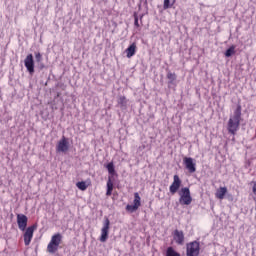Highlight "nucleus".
Segmentation results:
<instances>
[{"mask_svg": "<svg viewBox=\"0 0 256 256\" xmlns=\"http://www.w3.org/2000/svg\"><path fill=\"white\" fill-rule=\"evenodd\" d=\"M241 127V105H238L235 109L233 115L230 116L227 124V130L230 135H237Z\"/></svg>", "mask_w": 256, "mask_h": 256, "instance_id": "obj_1", "label": "nucleus"}, {"mask_svg": "<svg viewBox=\"0 0 256 256\" xmlns=\"http://www.w3.org/2000/svg\"><path fill=\"white\" fill-rule=\"evenodd\" d=\"M62 241L63 235H61V233L54 234L47 245V252L51 254L57 253V251H59V246L61 245Z\"/></svg>", "mask_w": 256, "mask_h": 256, "instance_id": "obj_2", "label": "nucleus"}, {"mask_svg": "<svg viewBox=\"0 0 256 256\" xmlns=\"http://www.w3.org/2000/svg\"><path fill=\"white\" fill-rule=\"evenodd\" d=\"M179 196L180 205H191V203H193V197H191V190L189 187L181 188Z\"/></svg>", "mask_w": 256, "mask_h": 256, "instance_id": "obj_3", "label": "nucleus"}, {"mask_svg": "<svg viewBox=\"0 0 256 256\" xmlns=\"http://www.w3.org/2000/svg\"><path fill=\"white\" fill-rule=\"evenodd\" d=\"M201 244L195 240L186 244V256H199Z\"/></svg>", "mask_w": 256, "mask_h": 256, "instance_id": "obj_4", "label": "nucleus"}, {"mask_svg": "<svg viewBox=\"0 0 256 256\" xmlns=\"http://www.w3.org/2000/svg\"><path fill=\"white\" fill-rule=\"evenodd\" d=\"M37 229V224H33L32 226H29L24 231V244L27 246L31 245V241H33V234L35 233V230Z\"/></svg>", "mask_w": 256, "mask_h": 256, "instance_id": "obj_5", "label": "nucleus"}, {"mask_svg": "<svg viewBox=\"0 0 256 256\" xmlns=\"http://www.w3.org/2000/svg\"><path fill=\"white\" fill-rule=\"evenodd\" d=\"M110 227H111V221H109V218H105L103 227L101 229V236H100L101 243H105L107 239H109Z\"/></svg>", "mask_w": 256, "mask_h": 256, "instance_id": "obj_6", "label": "nucleus"}, {"mask_svg": "<svg viewBox=\"0 0 256 256\" xmlns=\"http://www.w3.org/2000/svg\"><path fill=\"white\" fill-rule=\"evenodd\" d=\"M24 65L30 75L35 73V60H33V54H29L26 56L24 60Z\"/></svg>", "mask_w": 256, "mask_h": 256, "instance_id": "obj_7", "label": "nucleus"}, {"mask_svg": "<svg viewBox=\"0 0 256 256\" xmlns=\"http://www.w3.org/2000/svg\"><path fill=\"white\" fill-rule=\"evenodd\" d=\"M183 164L185 166V169H187L188 173H195V171H197V164H195L193 158L184 157Z\"/></svg>", "mask_w": 256, "mask_h": 256, "instance_id": "obj_8", "label": "nucleus"}, {"mask_svg": "<svg viewBox=\"0 0 256 256\" xmlns=\"http://www.w3.org/2000/svg\"><path fill=\"white\" fill-rule=\"evenodd\" d=\"M181 178L179 177V175H174L173 176V182L169 187V191L171 193V195H175V193H177V191H179V189H181Z\"/></svg>", "mask_w": 256, "mask_h": 256, "instance_id": "obj_9", "label": "nucleus"}, {"mask_svg": "<svg viewBox=\"0 0 256 256\" xmlns=\"http://www.w3.org/2000/svg\"><path fill=\"white\" fill-rule=\"evenodd\" d=\"M56 151L57 153H67L69 151V140H67L65 136H63L62 139L58 141Z\"/></svg>", "mask_w": 256, "mask_h": 256, "instance_id": "obj_10", "label": "nucleus"}, {"mask_svg": "<svg viewBox=\"0 0 256 256\" xmlns=\"http://www.w3.org/2000/svg\"><path fill=\"white\" fill-rule=\"evenodd\" d=\"M172 237L176 245L185 244V233H183V230H174V232L172 233Z\"/></svg>", "mask_w": 256, "mask_h": 256, "instance_id": "obj_11", "label": "nucleus"}, {"mask_svg": "<svg viewBox=\"0 0 256 256\" xmlns=\"http://www.w3.org/2000/svg\"><path fill=\"white\" fill-rule=\"evenodd\" d=\"M29 218L25 214H17V225L20 231H25L27 229V223Z\"/></svg>", "mask_w": 256, "mask_h": 256, "instance_id": "obj_12", "label": "nucleus"}, {"mask_svg": "<svg viewBox=\"0 0 256 256\" xmlns=\"http://www.w3.org/2000/svg\"><path fill=\"white\" fill-rule=\"evenodd\" d=\"M227 195V187H219L216 190L215 197L216 199H219L220 201H223L225 199V196Z\"/></svg>", "mask_w": 256, "mask_h": 256, "instance_id": "obj_13", "label": "nucleus"}, {"mask_svg": "<svg viewBox=\"0 0 256 256\" xmlns=\"http://www.w3.org/2000/svg\"><path fill=\"white\" fill-rule=\"evenodd\" d=\"M135 53H137V44L136 43H132L126 49V57H128V59H131V57H133V55H135Z\"/></svg>", "mask_w": 256, "mask_h": 256, "instance_id": "obj_14", "label": "nucleus"}, {"mask_svg": "<svg viewBox=\"0 0 256 256\" xmlns=\"http://www.w3.org/2000/svg\"><path fill=\"white\" fill-rule=\"evenodd\" d=\"M112 194H113V181L111 180V178H109L107 181L106 196L111 197Z\"/></svg>", "mask_w": 256, "mask_h": 256, "instance_id": "obj_15", "label": "nucleus"}, {"mask_svg": "<svg viewBox=\"0 0 256 256\" xmlns=\"http://www.w3.org/2000/svg\"><path fill=\"white\" fill-rule=\"evenodd\" d=\"M165 256H181V254L179 253V252H177L176 250H175V248H173V247H168L167 249H166V254H165Z\"/></svg>", "mask_w": 256, "mask_h": 256, "instance_id": "obj_16", "label": "nucleus"}, {"mask_svg": "<svg viewBox=\"0 0 256 256\" xmlns=\"http://www.w3.org/2000/svg\"><path fill=\"white\" fill-rule=\"evenodd\" d=\"M133 205L138 209L141 207V196L137 192L134 193Z\"/></svg>", "mask_w": 256, "mask_h": 256, "instance_id": "obj_17", "label": "nucleus"}, {"mask_svg": "<svg viewBox=\"0 0 256 256\" xmlns=\"http://www.w3.org/2000/svg\"><path fill=\"white\" fill-rule=\"evenodd\" d=\"M118 105H119L121 108L127 107V97H125V96H120V97L118 98Z\"/></svg>", "mask_w": 256, "mask_h": 256, "instance_id": "obj_18", "label": "nucleus"}, {"mask_svg": "<svg viewBox=\"0 0 256 256\" xmlns=\"http://www.w3.org/2000/svg\"><path fill=\"white\" fill-rule=\"evenodd\" d=\"M106 169L109 173V175H115V165L113 164V162H110L106 165Z\"/></svg>", "mask_w": 256, "mask_h": 256, "instance_id": "obj_19", "label": "nucleus"}, {"mask_svg": "<svg viewBox=\"0 0 256 256\" xmlns=\"http://www.w3.org/2000/svg\"><path fill=\"white\" fill-rule=\"evenodd\" d=\"M175 1L173 0L171 3V0H164L163 9H171L175 5Z\"/></svg>", "mask_w": 256, "mask_h": 256, "instance_id": "obj_20", "label": "nucleus"}, {"mask_svg": "<svg viewBox=\"0 0 256 256\" xmlns=\"http://www.w3.org/2000/svg\"><path fill=\"white\" fill-rule=\"evenodd\" d=\"M232 55H235V45L230 46L225 52V57H231Z\"/></svg>", "mask_w": 256, "mask_h": 256, "instance_id": "obj_21", "label": "nucleus"}, {"mask_svg": "<svg viewBox=\"0 0 256 256\" xmlns=\"http://www.w3.org/2000/svg\"><path fill=\"white\" fill-rule=\"evenodd\" d=\"M76 186L78 189H80V191H87V183H85V181L76 183Z\"/></svg>", "mask_w": 256, "mask_h": 256, "instance_id": "obj_22", "label": "nucleus"}, {"mask_svg": "<svg viewBox=\"0 0 256 256\" xmlns=\"http://www.w3.org/2000/svg\"><path fill=\"white\" fill-rule=\"evenodd\" d=\"M167 79H169L170 83H173L177 79V74L168 72L167 73Z\"/></svg>", "mask_w": 256, "mask_h": 256, "instance_id": "obj_23", "label": "nucleus"}, {"mask_svg": "<svg viewBox=\"0 0 256 256\" xmlns=\"http://www.w3.org/2000/svg\"><path fill=\"white\" fill-rule=\"evenodd\" d=\"M137 209H139L137 206H135L134 204H128L126 206V211H129V213H135V211H137Z\"/></svg>", "mask_w": 256, "mask_h": 256, "instance_id": "obj_24", "label": "nucleus"}, {"mask_svg": "<svg viewBox=\"0 0 256 256\" xmlns=\"http://www.w3.org/2000/svg\"><path fill=\"white\" fill-rule=\"evenodd\" d=\"M35 59H36V61H37L38 63H41V60L43 59L41 53L37 52V53L35 54Z\"/></svg>", "mask_w": 256, "mask_h": 256, "instance_id": "obj_25", "label": "nucleus"}, {"mask_svg": "<svg viewBox=\"0 0 256 256\" xmlns=\"http://www.w3.org/2000/svg\"><path fill=\"white\" fill-rule=\"evenodd\" d=\"M134 25L135 27H139V17H137V14L134 15Z\"/></svg>", "mask_w": 256, "mask_h": 256, "instance_id": "obj_26", "label": "nucleus"}, {"mask_svg": "<svg viewBox=\"0 0 256 256\" xmlns=\"http://www.w3.org/2000/svg\"><path fill=\"white\" fill-rule=\"evenodd\" d=\"M252 192L254 193V195H256V181L253 184Z\"/></svg>", "mask_w": 256, "mask_h": 256, "instance_id": "obj_27", "label": "nucleus"}]
</instances>
